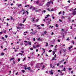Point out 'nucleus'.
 <instances>
[{"label":"nucleus","mask_w":76,"mask_h":76,"mask_svg":"<svg viewBox=\"0 0 76 76\" xmlns=\"http://www.w3.org/2000/svg\"><path fill=\"white\" fill-rule=\"evenodd\" d=\"M7 24L8 26H9V23H7Z\"/></svg>","instance_id":"64"},{"label":"nucleus","mask_w":76,"mask_h":76,"mask_svg":"<svg viewBox=\"0 0 76 76\" xmlns=\"http://www.w3.org/2000/svg\"><path fill=\"white\" fill-rule=\"evenodd\" d=\"M54 58H56V54H55V55Z\"/></svg>","instance_id":"51"},{"label":"nucleus","mask_w":76,"mask_h":76,"mask_svg":"<svg viewBox=\"0 0 76 76\" xmlns=\"http://www.w3.org/2000/svg\"><path fill=\"white\" fill-rule=\"evenodd\" d=\"M22 11H23V12H25V10H22V11H21V12H22Z\"/></svg>","instance_id":"33"},{"label":"nucleus","mask_w":76,"mask_h":76,"mask_svg":"<svg viewBox=\"0 0 76 76\" xmlns=\"http://www.w3.org/2000/svg\"><path fill=\"white\" fill-rule=\"evenodd\" d=\"M58 72H60V70H58Z\"/></svg>","instance_id":"57"},{"label":"nucleus","mask_w":76,"mask_h":76,"mask_svg":"<svg viewBox=\"0 0 76 76\" xmlns=\"http://www.w3.org/2000/svg\"><path fill=\"white\" fill-rule=\"evenodd\" d=\"M27 6H29V5H25V7H27Z\"/></svg>","instance_id":"61"},{"label":"nucleus","mask_w":76,"mask_h":76,"mask_svg":"<svg viewBox=\"0 0 76 76\" xmlns=\"http://www.w3.org/2000/svg\"><path fill=\"white\" fill-rule=\"evenodd\" d=\"M70 27L71 29H72V26H70Z\"/></svg>","instance_id":"53"},{"label":"nucleus","mask_w":76,"mask_h":76,"mask_svg":"<svg viewBox=\"0 0 76 76\" xmlns=\"http://www.w3.org/2000/svg\"><path fill=\"white\" fill-rule=\"evenodd\" d=\"M26 13V12H23L22 15H24V14H25Z\"/></svg>","instance_id":"35"},{"label":"nucleus","mask_w":76,"mask_h":76,"mask_svg":"<svg viewBox=\"0 0 76 76\" xmlns=\"http://www.w3.org/2000/svg\"><path fill=\"white\" fill-rule=\"evenodd\" d=\"M25 42H26L27 43H28V41H26V40L24 41Z\"/></svg>","instance_id":"52"},{"label":"nucleus","mask_w":76,"mask_h":76,"mask_svg":"<svg viewBox=\"0 0 76 76\" xmlns=\"http://www.w3.org/2000/svg\"><path fill=\"white\" fill-rule=\"evenodd\" d=\"M46 16H47V17H48V16H50V15L48 14V15H47Z\"/></svg>","instance_id":"36"},{"label":"nucleus","mask_w":76,"mask_h":76,"mask_svg":"<svg viewBox=\"0 0 76 76\" xmlns=\"http://www.w3.org/2000/svg\"><path fill=\"white\" fill-rule=\"evenodd\" d=\"M67 41H70V39H69V37H68V38L66 39Z\"/></svg>","instance_id":"19"},{"label":"nucleus","mask_w":76,"mask_h":76,"mask_svg":"<svg viewBox=\"0 0 76 76\" xmlns=\"http://www.w3.org/2000/svg\"><path fill=\"white\" fill-rule=\"evenodd\" d=\"M53 10H54L53 9H52L51 10V12H52V11H53Z\"/></svg>","instance_id":"47"},{"label":"nucleus","mask_w":76,"mask_h":76,"mask_svg":"<svg viewBox=\"0 0 76 76\" xmlns=\"http://www.w3.org/2000/svg\"><path fill=\"white\" fill-rule=\"evenodd\" d=\"M3 33V32H0V34L1 35V34H2V33Z\"/></svg>","instance_id":"43"},{"label":"nucleus","mask_w":76,"mask_h":76,"mask_svg":"<svg viewBox=\"0 0 76 76\" xmlns=\"http://www.w3.org/2000/svg\"><path fill=\"white\" fill-rule=\"evenodd\" d=\"M39 20V19L36 20V22H38V20Z\"/></svg>","instance_id":"30"},{"label":"nucleus","mask_w":76,"mask_h":76,"mask_svg":"<svg viewBox=\"0 0 76 76\" xmlns=\"http://www.w3.org/2000/svg\"><path fill=\"white\" fill-rule=\"evenodd\" d=\"M58 42H60V40H59V39H58Z\"/></svg>","instance_id":"62"},{"label":"nucleus","mask_w":76,"mask_h":76,"mask_svg":"<svg viewBox=\"0 0 76 76\" xmlns=\"http://www.w3.org/2000/svg\"><path fill=\"white\" fill-rule=\"evenodd\" d=\"M73 73V71H71V73Z\"/></svg>","instance_id":"29"},{"label":"nucleus","mask_w":76,"mask_h":76,"mask_svg":"<svg viewBox=\"0 0 76 76\" xmlns=\"http://www.w3.org/2000/svg\"><path fill=\"white\" fill-rule=\"evenodd\" d=\"M26 67H27V66H25V70H26V69H27V68H26Z\"/></svg>","instance_id":"18"},{"label":"nucleus","mask_w":76,"mask_h":76,"mask_svg":"<svg viewBox=\"0 0 76 76\" xmlns=\"http://www.w3.org/2000/svg\"><path fill=\"white\" fill-rule=\"evenodd\" d=\"M44 33L45 34H47V31H45L44 32Z\"/></svg>","instance_id":"28"},{"label":"nucleus","mask_w":76,"mask_h":76,"mask_svg":"<svg viewBox=\"0 0 76 76\" xmlns=\"http://www.w3.org/2000/svg\"><path fill=\"white\" fill-rule=\"evenodd\" d=\"M51 51H52V50H50L49 51V52H51Z\"/></svg>","instance_id":"54"},{"label":"nucleus","mask_w":76,"mask_h":76,"mask_svg":"<svg viewBox=\"0 0 76 76\" xmlns=\"http://www.w3.org/2000/svg\"><path fill=\"white\" fill-rule=\"evenodd\" d=\"M68 3H70V0H69L68 1Z\"/></svg>","instance_id":"56"},{"label":"nucleus","mask_w":76,"mask_h":76,"mask_svg":"<svg viewBox=\"0 0 76 76\" xmlns=\"http://www.w3.org/2000/svg\"><path fill=\"white\" fill-rule=\"evenodd\" d=\"M30 50H34V49L33 48H31Z\"/></svg>","instance_id":"44"},{"label":"nucleus","mask_w":76,"mask_h":76,"mask_svg":"<svg viewBox=\"0 0 76 76\" xmlns=\"http://www.w3.org/2000/svg\"><path fill=\"white\" fill-rule=\"evenodd\" d=\"M25 21H26V19H25L23 21V23H24V22H25Z\"/></svg>","instance_id":"16"},{"label":"nucleus","mask_w":76,"mask_h":76,"mask_svg":"<svg viewBox=\"0 0 76 76\" xmlns=\"http://www.w3.org/2000/svg\"><path fill=\"white\" fill-rule=\"evenodd\" d=\"M58 26V24H56V27H57Z\"/></svg>","instance_id":"23"},{"label":"nucleus","mask_w":76,"mask_h":76,"mask_svg":"<svg viewBox=\"0 0 76 76\" xmlns=\"http://www.w3.org/2000/svg\"><path fill=\"white\" fill-rule=\"evenodd\" d=\"M37 32V31H32L31 32V33H32V34H35Z\"/></svg>","instance_id":"4"},{"label":"nucleus","mask_w":76,"mask_h":76,"mask_svg":"<svg viewBox=\"0 0 76 76\" xmlns=\"http://www.w3.org/2000/svg\"><path fill=\"white\" fill-rule=\"evenodd\" d=\"M18 72H17V73H15L16 75H18Z\"/></svg>","instance_id":"60"},{"label":"nucleus","mask_w":76,"mask_h":76,"mask_svg":"<svg viewBox=\"0 0 76 76\" xmlns=\"http://www.w3.org/2000/svg\"><path fill=\"white\" fill-rule=\"evenodd\" d=\"M41 26H44V24H42Z\"/></svg>","instance_id":"37"},{"label":"nucleus","mask_w":76,"mask_h":76,"mask_svg":"<svg viewBox=\"0 0 76 76\" xmlns=\"http://www.w3.org/2000/svg\"><path fill=\"white\" fill-rule=\"evenodd\" d=\"M27 69H28V70H29L31 69V67H29H29H28L27 68Z\"/></svg>","instance_id":"8"},{"label":"nucleus","mask_w":76,"mask_h":76,"mask_svg":"<svg viewBox=\"0 0 76 76\" xmlns=\"http://www.w3.org/2000/svg\"><path fill=\"white\" fill-rule=\"evenodd\" d=\"M63 61H64V59H63L60 61V62H63Z\"/></svg>","instance_id":"17"},{"label":"nucleus","mask_w":76,"mask_h":76,"mask_svg":"<svg viewBox=\"0 0 76 76\" xmlns=\"http://www.w3.org/2000/svg\"><path fill=\"white\" fill-rule=\"evenodd\" d=\"M2 39H4V40H6V39L4 38V37H2Z\"/></svg>","instance_id":"15"},{"label":"nucleus","mask_w":76,"mask_h":76,"mask_svg":"<svg viewBox=\"0 0 76 76\" xmlns=\"http://www.w3.org/2000/svg\"><path fill=\"white\" fill-rule=\"evenodd\" d=\"M46 47H47V46H48V43H46Z\"/></svg>","instance_id":"21"},{"label":"nucleus","mask_w":76,"mask_h":76,"mask_svg":"<svg viewBox=\"0 0 76 76\" xmlns=\"http://www.w3.org/2000/svg\"><path fill=\"white\" fill-rule=\"evenodd\" d=\"M33 41H35V38H33Z\"/></svg>","instance_id":"42"},{"label":"nucleus","mask_w":76,"mask_h":76,"mask_svg":"<svg viewBox=\"0 0 76 76\" xmlns=\"http://www.w3.org/2000/svg\"><path fill=\"white\" fill-rule=\"evenodd\" d=\"M39 3V1H37L36 2V4H38Z\"/></svg>","instance_id":"9"},{"label":"nucleus","mask_w":76,"mask_h":76,"mask_svg":"<svg viewBox=\"0 0 76 76\" xmlns=\"http://www.w3.org/2000/svg\"><path fill=\"white\" fill-rule=\"evenodd\" d=\"M21 53H24V51H21Z\"/></svg>","instance_id":"40"},{"label":"nucleus","mask_w":76,"mask_h":76,"mask_svg":"<svg viewBox=\"0 0 76 76\" xmlns=\"http://www.w3.org/2000/svg\"><path fill=\"white\" fill-rule=\"evenodd\" d=\"M7 50V48H5V49L4 50V51H5V50Z\"/></svg>","instance_id":"50"},{"label":"nucleus","mask_w":76,"mask_h":76,"mask_svg":"<svg viewBox=\"0 0 76 76\" xmlns=\"http://www.w3.org/2000/svg\"><path fill=\"white\" fill-rule=\"evenodd\" d=\"M39 45H37L36 46V47H39Z\"/></svg>","instance_id":"20"},{"label":"nucleus","mask_w":76,"mask_h":76,"mask_svg":"<svg viewBox=\"0 0 76 76\" xmlns=\"http://www.w3.org/2000/svg\"><path fill=\"white\" fill-rule=\"evenodd\" d=\"M51 1H50L47 2L46 5L47 7H49V6H50V3H51Z\"/></svg>","instance_id":"1"},{"label":"nucleus","mask_w":76,"mask_h":76,"mask_svg":"<svg viewBox=\"0 0 76 76\" xmlns=\"http://www.w3.org/2000/svg\"><path fill=\"white\" fill-rule=\"evenodd\" d=\"M36 51V52H38V49H37Z\"/></svg>","instance_id":"38"},{"label":"nucleus","mask_w":76,"mask_h":76,"mask_svg":"<svg viewBox=\"0 0 76 76\" xmlns=\"http://www.w3.org/2000/svg\"><path fill=\"white\" fill-rule=\"evenodd\" d=\"M34 19H35V18H34L33 19V20L32 21V22H34Z\"/></svg>","instance_id":"58"},{"label":"nucleus","mask_w":76,"mask_h":76,"mask_svg":"<svg viewBox=\"0 0 76 76\" xmlns=\"http://www.w3.org/2000/svg\"><path fill=\"white\" fill-rule=\"evenodd\" d=\"M52 60H55V58H53L52 59Z\"/></svg>","instance_id":"55"},{"label":"nucleus","mask_w":76,"mask_h":76,"mask_svg":"<svg viewBox=\"0 0 76 76\" xmlns=\"http://www.w3.org/2000/svg\"><path fill=\"white\" fill-rule=\"evenodd\" d=\"M20 58H18V61H20Z\"/></svg>","instance_id":"24"},{"label":"nucleus","mask_w":76,"mask_h":76,"mask_svg":"<svg viewBox=\"0 0 76 76\" xmlns=\"http://www.w3.org/2000/svg\"><path fill=\"white\" fill-rule=\"evenodd\" d=\"M46 12V11L45 10H44L43 11V12H44V13H45Z\"/></svg>","instance_id":"26"},{"label":"nucleus","mask_w":76,"mask_h":76,"mask_svg":"<svg viewBox=\"0 0 76 76\" xmlns=\"http://www.w3.org/2000/svg\"><path fill=\"white\" fill-rule=\"evenodd\" d=\"M14 59H15V58H12L10 59V61H12V60H14Z\"/></svg>","instance_id":"6"},{"label":"nucleus","mask_w":76,"mask_h":76,"mask_svg":"<svg viewBox=\"0 0 76 76\" xmlns=\"http://www.w3.org/2000/svg\"><path fill=\"white\" fill-rule=\"evenodd\" d=\"M20 26H22V25H23V24H22V23H20L19 24Z\"/></svg>","instance_id":"13"},{"label":"nucleus","mask_w":76,"mask_h":76,"mask_svg":"<svg viewBox=\"0 0 76 76\" xmlns=\"http://www.w3.org/2000/svg\"><path fill=\"white\" fill-rule=\"evenodd\" d=\"M68 69V70H71L72 69V68H70V67H69Z\"/></svg>","instance_id":"14"},{"label":"nucleus","mask_w":76,"mask_h":76,"mask_svg":"<svg viewBox=\"0 0 76 76\" xmlns=\"http://www.w3.org/2000/svg\"><path fill=\"white\" fill-rule=\"evenodd\" d=\"M26 12L27 14H29V12H28L27 11H26Z\"/></svg>","instance_id":"39"},{"label":"nucleus","mask_w":76,"mask_h":76,"mask_svg":"<svg viewBox=\"0 0 76 76\" xmlns=\"http://www.w3.org/2000/svg\"><path fill=\"white\" fill-rule=\"evenodd\" d=\"M28 44L30 45H31V42H30L29 43H28Z\"/></svg>","instance_id":"12"},{"label":"nucleus","mask_w":76,"mask_h":76,"mask_svg":"<svg viewBox=\"0 0 76 76\" xmlns=\"http://www.w3.org/2000/svg\"><path fill=\"white\" fill-rule=\"evenodd\" d=\"M45 55L47 57H48V55L47 54V53L45 54Z\"/></svg>","instance_id":"59"},{"label":"nucleus","mask_w":76,"mask_h":76,"mask_svg":"<svg viewBox=\"0 0 76 76\" xmlns=\"http://www.w3.org/2000/svg\"><path fill=\"white\" fill-rule=\"evenodd\" d=\"M43 68H45V66H44V65H43Z\"/></svg>","instance_id":"41"},{"label":"nucleus","mask_w":76,"mask_h":76,"mask_svg":"<svg viewBox=\"0 0 76 76\" xmlns=\"http://www.w3.org/2000/svg\"><path fill=\"white\" fill-rule=\"evenodd\" d=\"M22 72H23V73H24L25 71L24 70H22Z\"/></svg>","instance_id":"46"},{"label":"nucleus","mask_w":76,"mask_h":76,"mask_svg":"<svg viewBox=\"0 0 76 76\" xmlns=\"http://www.w3.org/2000/svg\"><path fill=\"white\" fill-rule=\"evenodd\" d=\"M53 70H51L49 72V73H50L51 75H52L53 74Z\"/></svg>","instance_id":"3"},{"label":"nucleus","mask_w":76,"mask_h":76,"mask_svg":"<svg viewBox=\"0 0 76 76\" xmlns=\"http://www.w3.org/2000/svg\"><path fill=\"white\" fill-rule=\"evenodd\" d=\"M37 48V47H36L35 46H33V48Z\"/></svg>","instance_id":"27"},{"label":"nucleus","mask_w":76,"mask_h":76,"mask_svg":"<svg viewBox=\"0 0 76 76\" xmlns=\"http://www.w3.org/2000/svg\"><path fill=\"white\" fill-rule=\"evenodd\" d=\"M76 12L75 10H73L72 12V15H76Z\"/></svg>","instance_id":"2"},{"label":"nucleus","mask_w":76,"mask_h":76,"mask_svg":"<svg viewBox=\"0 0 76 76\" xmlns=\"http://www.w3.org/2000/svg\"><path fill=\"white\" fill-rule=\"evenodd\" d=\"M72 42V43L73 44H75V42H74V41L72 42Z\"/></svg>","instance_id":"25"},{"label":"nucleus","mask_w":76,"mask_h":76,"mask_svg":"<svg viewBox=\"0 0 76 76\" xmlns=\"http://www.w3.org/2000/svg\"><path fill=\"white\" fill-rule=\"evenodd\" d=\"M5 37L6 38H7V35H5Z\"/></svg>","instance_id":"48"},{"label":"nucleus","mask_w":76,"mask_h":76,"mask_svg":"<svg viewBox=\"0 0 76 76\" xmlns=\"http://www.w3.org/2000/svg\"><path fill=\"white\" fill-rule=\"evenodd\" d=\"M21 6V4H19L18 5V7H19L20 6Z\"/></svg>","instance_id":"7"},{"label":"nucleus","mask_w":76,"mask_h":76,"mask_svg":"<svg viewBox=\"0 0 76 76\" xmlns=\"http://www.w3.org/2000/svg\"><path fill=\"white\" fill-rule=\"evenodd\" d=\"M53 65L52 64H50V67H53Z\"/></svg>","instance_id":"22"},{"label":"nucleus","mask_w":76,"mask_h":76,"mask_svg":"<svg viewBox=\"0 0 76 76\" xmlns=\"http://www.w3.org/2000/svg\"><path fill=\"white\" fill-rule=\"evenodd\" d=\"M66 63H67V62L66 61H65L64 62V64H66Z\"/></svg>","instance_id":"49"},{"label":"nucleus","mask_w":76,"mask_h":76,"mask_svg":"<svg viewBox=\"0 0 76 76\" xmlns=\"http://www.w3.org/2000/svg\"><path fill=\"white\" fill-rule=\"evenodd\" d=\"M66 69H62V71H66Z\"/></svg>","instance_id":"63"},{"label":"nucleus","mask_w":76,"mask_h":76,"mask_svg":"<svg viewBox=\"0 0 76 76\" xmlns=\"http://www.w3.org/2000/svg\"><path fill=\"white\" fill-rule=\"evenodd\" d=\"M10 18H11V20H15V19H14L13 18H12V16H10Z\"/></svg>","instance_id":"5"},{"label":"nucleus","mask_w":76,"mask_h":76,"mask_svg":"<svg viewBox=\"0 0 76 76\" xmlns=\"http://www.w3.org/2000/svg\"><path fill=\"white\" fill-rule=\"evenodd\" d=\"M59 21L60 22H62V20H60V19H59Z\"/></svg>","instance_id":"34"},{"label":"nucleus","mask_w":76,"mask_h":76,"mask_svg":"<svg viewBox=\"0 0 76 76\" xmlns=\"http://www.w3.org/2000/svg\"><path fill=\"white\" fill-rule=\"evenodd\" d=\"M47 10H48V11H51V10H50V9H49V8H48V9H47Z\"/></svg>","instance_id":"32"},{"label":"nucleus","mask_w":76,"mask_h":76,"mask_svg":"<svg viewBox=\"0 0 76 76\" xmlns=\"http://www.w3.org/2000/svg\"><path fill=\"white\" fill-rule=\"evenodd\" d=\"M53 55H54V54H55V52L53 51Z\"/></svg>","instance_id":"31"},{"label":"nucleus","mask_w":76,"mask_h":76,"mask_svg":"<svg viewBox=\"0 0 76 76\" xmlns=\"http://www.w3.org/2000/svg\"><path fill=\"white\" fill-rule=\"evenodd\" d=\"M17 29H21V28H20V27H17Z\"/></svg>","instance_id":"11"},{"label":"nucleus","mask_w":76,"mask_h":76,"mask_svg":"<svg viewBox=\"0 0 76 76\" xmlns=\"http://www.w3.org/2000/svg\"><path fill=\"white\" fill-rule=\"evenodd\" d=\"M61 11H60V12L58 14H59V15H60V14H61Z\"/></svg>","instance_id":"45"},{"label":"nucleus","mask_w":76,"mask_h":76,"mask_svg":"<svg viewBox=\"0 0 76 76\" xmlns=\"http://www.w3.org/2000/svg\"><path fill=\"white\" fill-rule=\"evenodd\" d=\"M4 53H1V56H4Z\"/></svg>","instance_id":"10"}]
</instances>
